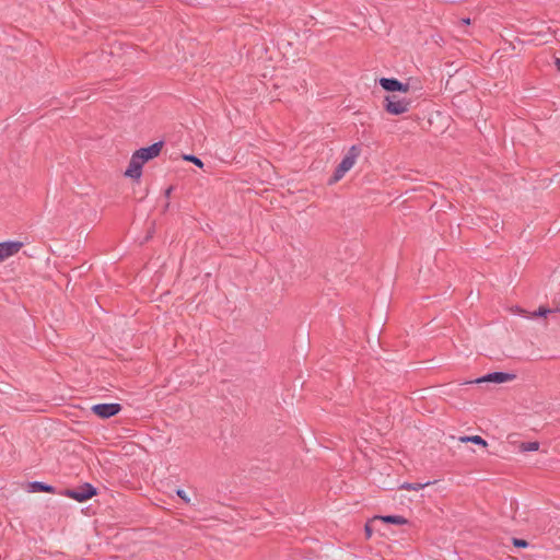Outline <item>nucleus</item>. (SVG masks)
<instances>
[{"instance_id": "f257e3e1", "label": "nucleus", "mask_w": 560, "mask_h": 560, "mask_svg": "<svg viewBox=\"0 0 560 560\" xmlns=\"http://www.w3.org/2000/svg\"><path fill=\"white\" fill-rule=\"evenodd\" d=\"M360 153L361 148L359 145H352L348 150L341 162L335 168L334 174L329 178L328 183L335 184L339 182L345 176V174L354 165L355 160L358 159Z\"/></svg>"}, {"instance_id": "f03ea898", "label": "nucleus", "mask_w": 560, "mask_h": 560, "mask_svg": "<svg viewBox=\"0 0 560 560\" xmlns=\"http://www.w3.org/2000/svg\"><path fill=\"white\" fill-rule=\"evenodd\" d=\"M411 100L406 97H398L397 95H386L383 101V107L386 113L398 116L409 110Z\"/></svg>"}, {"instance_id": "7ed1b4c3", "label": "nucleus", "mask_w": 560, "mask_h": 560, "mask_svg": "<svg viewBox=\"0 0 560 560\" xmlns=\"http://www.w3.org/2000/svg\"><path fill=\"white\" fill-rule=\"evenodd\" d=\"M59 493L78 502H85L97 494V489L93 485L84 482L77 488H67Z\"/></svg>"}, {"instance_id": "20e7f679", "label": "nucleus", "mask_w": 560, "mask_h": 560, "mask_svg": "<svg viewBox=\"0 0 560 560\" xmlns=\"http://www.w3.org/2000/svg\"><path fill=\"white\" fill-rule=\"evenodd\" d=\"M122 410V406L118 402H103L91 407V411L101 419H109L118 415Z\"/></svg>"}, {"instance_id": "39448f33", "label": "nucleus", "mask_w": 560, "mask_h": 560, "mask_svg": "<svg viewBox=\"0 0 560 560\" xmlns=\"http://www.w3.org/2000/svg\"><path fill=\"white\" fill-rule=\"evenodd\" d=\"M515 378H516V375L513 374V373L497 371V372H491V373H488V374H486L483 376H480V377L476 378L475 381H470L469 383H476V384H480V383L502 384V383L511 382V381H513Z\"/></svg>"}, {"instance_id": "423d86ee", "label": "nucleus", "mask_w": 560, "mask_h": 560, "mask_svg": "<svg viewBox=\"0 0 560 560\" xmlns=\"http://www.w3.org/2000/svg\"><path fill=\"white\" fill-rule=\"evenodd\" d=\"M163 144V141H158L151 145L140 148L139 150L135 151L133 154L144 164L160 155Z\"/></svg>"}, {"instance_id": "0eeeda50", "label": "nucleus", "mask_w": 560, "mask_h": 560, "mask_svg": "<svg viewBox=\"0 0 560 560\" xmlns=\"http://www.w3.org/2000/svg\"><path fill=\"white\" fill-rule=\"evenodd\" d=\"M23 247L20 241H5L0 243V262L15 255Z\"/></svg>"}, {"instance_id": "6e6552de", "label": "nucleus", "mask_w": 560, "mask_h": 560, "mask_svg": "<svg viewBox=\"0 0 560 560\" xmlns=\"http://www.w3.org/2000/svg\"><path fill=\"white\" fill-rule=\"evenodd\" d=\"M142 166L143 163L139 159H137L135 154H132L128 168L125 172V176L137 180L140 179L142 175Z\"/></svg>"}, {"instance_id": "1a4fd4ad", "label": "nucleus", "mask_w": 560, "mask_h": 560, "mask_svg": "<svg viewBox=\"0 0 560 560\" xmlns=\"http://www.w3.org/2000/svg\"><path fill=\"white\" fill-rule=\"evenodd\" d=\"M30 492H47V493H56V488L51 485H48L43 481H32L28 483Z\"/></svg>"}, {"instance_id": "9d476101", "label": "nucleus", "mask_w": 560, "mask_h": 560, "mask_svg": "<svg viewBox=\"0 0 560 560\" xmlns=\"http://www.w3.org/2000/svg\"><path fill=\"white\" fill-rule=\"evenodd\" d=\"M399 80L396 78H381L378 79V84L386 91V92H397Z\"/></svg>"}, {"instance_id": "9b49d317", "label": "nucleus", "mask_w": 560, "mask_h": 560, "mask_svg": "<svg viewBox=\"0 0 560 560\" xmlns=\"http://www.w3.org/2000/svg\"><path fill=\"white\" fill-rule=\"evenodd\" d=\"M458 440L462 443H472V444L479 445L481 447L488 446V442L480 435H464V436H460Z\"/></svg>"}, {"instance_id": "f8f14e48", "label": "nucleus", "mask_w": 560, "mask_h": 560, "mask_svg": "<svg viewBox=\"0 0 560 560\" xmlns=\"http://www.w3.org/2000/svg\"><path fill=\"white\" fill-rule=\"evenodd\" d=\"M378 518L386 524L405 525L408 523V520L401 515H382Z\"/></svg>"}, {"instance_id": "ddd939ff", "label": "nucleus", "mask_w": 560, "mask_h": 560, "mask_svg": "<svg viewBox=\"0 0 560 560\" xmlns=\"http://www.w3.org/2000/svg\"><path fill=\"white\" fill-rule=\"evenodd\" d=\"M520 451L522 453H526V452H535V451H538L539 448V442L537 441H534V442H522L518 446Z\"/></svg>"}, {"instance_id": "4468645a", "label": "nucleus", "mask_w": 560, "mask_h": 560, "mask_svg": "<svg viewBox=\"0 0 560 560\" xmlns=\"http://www.w3.org/2000/svg\"><path fill=\"white\" fill-rule=\"evenodd\" d=\"M430 483H431L430 481L424 482V483H421V482H404L400 486V489L418 491V490L423 489L424 487L429 486Z\"/></svg>"}, {"instance_id": "2eb2a0df", "label": "nucleus", "mask_w": 560, "mask_h": 560, "mask_svg": "<svg viewBox=\"0 0 560 560\" xmlns=\"http://www.w3.org/2000/svg\"><path fill=\"white\" fill-rule=\"evenodd\" d=\"M182 158L184 161L191 162L199 168L203 167V162L201 161V159H199L198 156H196L194 154H183Z\"/></svg>"}, {"instance_id": "dca6fc26", "label": "nucleus", "mask_w": 560, "mask_h": 560, "mask_svg": "<svg viewBox=\"0 0 560 560\" xmlns=\"http://www.w3.org/2000/svg\"><path fill=\"white\" fill-rule=\"evenodd\" d=\"M557 311H558V308L551 310V308L546 307V306H540L536 312H534L533 315L534 316L546 317L548 314L555 313Z\"/></svg>"}, {"instance_id": "f3484780", "label": "nucleus", "mask_w": 560, "mask_h": 560, "mask_svg": "<svg viewBox=\"0 0 560 560\" xmlns=\"http://www.w3.org/2000/svg\"><path fill=\"white\" fill-rule=\"evenodd\" d=\"M512 544L516 548H527L529 546L528 541L522 538H512Z\"/></svg>"}, {"instance_id": "a211bd4d", "label": "nucleus", "mask_w": 560, "mask_h": 560, "mask_svg": "<svg viewBox=\"0 0 560 560\" xmlns=\"http://www.w3.org/2000/svg\"><path fill=\"white\" fill-rule=\"evenodd\" d=\"M176 494L186 503V504H189L190 503V498L187 495V493L185 492V490L183 489H177L176 491Z\"/></svg>"}, {"instance_id": "6ab92c4d", "label": "nucleus", "mask_w": 560, "mask_h": 560, "mask_svg": "<svg viewBox=\"0 0 560 560\" xmlns=\"http://www.w3.org/2000/svg\"><path fill=\"white\" fill-rule=\"evenodd\" d=\"M410 86L408 83L399 82L397 92L400 93H407L409 91Z\"/></svg>"}, {"instance_id": "aec40b11", "label": "nucleus", "mask_w": 560, "mask_h": 560, "mask_svg": "<svg viewBox=\"0 0 560 560\" xmlns=\"http://www.w3.org/2000/svg\"><path fill=\"white\" fill-rule=\"evenodd\" d=\"M173 189H174V187H173V186H170V187H167V188L165 189V191H164V196H165V198H167V199H168V198L171 197V194H172Z\"/></svg>"}, {"instance_id": "412c9836", "label": "nucleus", "mask_w": 560, "mask_h": 560, "mask_svg": "<svg viewBox=\"0 0 560 560\" xmlns=\"http://www.w3.org/2000/svg\"><path fill=\"white\" fill-rule=\"evenodd\" d=\"M459 23H460L462 25L467 26V25H470L471 21H470V19H469V18H464V19H460Z\"/></svg>"}, {"instance_id": "4be33fe9", "label": "nucleus", "mask_w": 560, "mask_h": 560, "mask_svg": "<svg viewBox=\"0 0 560 560\" xmlns=\"http://www.w3.org/2000/svg\"><path fill=\"white\" fill-rule=\"evenodd\" d=\"M365 533H366V536H368V537H371V535H372V529H371V527H370V525H369V524H366V525H365Z\"/></svg>"}, {"instance_id": "5701e85b", "label": "nucleus", "mask_w": 560, "mask_h": 560, "mask_svg": "<svg viewBox=\"0 0 560 560\" xmlns=\"http://www.w3.org/2000/svg\"><path fill=\"white\" fill-rule=\"evenodd\" d=\"M555 65H556L557 70L560 72V58L556 57Z\"/></svg>"}, {"instance_id": "b1692460", "label": "nucleus", "mask_w": 560, "mask_h": 560, "mask_svg": "<svg viewBox=\"0 0 560 560\" xmlns=\"http://www.w3.org/2000/svg\"><path fill=\"white\" fill-rule=\"evenodd\" d=\"M170 208V202L167 201L163 207V212L167 211Z\"/></svg>"}]
</instances>
